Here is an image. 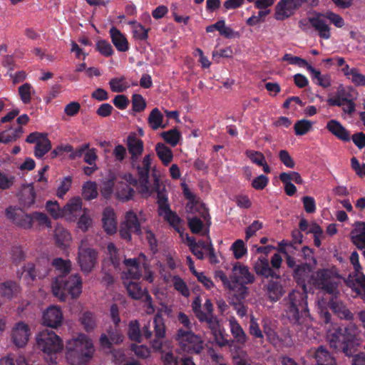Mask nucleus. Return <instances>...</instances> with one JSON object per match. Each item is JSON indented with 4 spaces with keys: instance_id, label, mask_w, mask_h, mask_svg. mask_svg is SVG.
<instances>
[{
    "instance_id": "1",
    "label": "nucleus",
    "mask_w": 365,
    "mask_h": 365,
    "mask_svg": "<svg viewBox=\"0 0 365 365\" xmlns=\"http://www.w3.org/2000/svg\"><path fill=\"white\" fill-rule=\"evenodd\" d=\"M361 339V330L353 323L349 324L344 329L334 325L327 333V341L330 346L348 356L351 354V347L354 344H359Z\"/></svg>"
},
{
    "instance_id": "2",
    "label": "nucleus",
    "mask_w": 365,
    "mask_h": 365,
    "mask_svg": "<svg viewBox=\"0 0 365 365\" xmlns=\"http://www.w3.org/2000/svg\"><path fill=\"white\" fill-rule=\"evenodd\" d=\"M94 351L92 340L83 334L73 337L66 344V359L71 365H83Z\"/></svg>"
},
{
    "instance_id": "3",
    "label": "nucleus",
    "mask_w": 365,
    "mask_h": 365,
    "mask_svg": "<svg viewBox=\"0 0 365 365\" xmlns=\"http://www.w3.org/2000/svg\"><path fill=\"white\" fill-rule=\"evenodd\" d=\"M152 156L150 154L143 157L141 162L136 159L135 165L131 166L138 171V180L137 190L144 197L150 196L159 188V179L156 175H153V182L149 181V173L151 167Z\"/></svg>"
},
{
    "instance_id": "4",
    "label": "nucleus",
    "mask_w": 365,
    "mask_h": 365,
    "mask_svg": "<svg viewBox=\"0 0 365 365\" xmlns=\"http://www.w3.org/2000/svg\"><path fill=\"white\" fill-rule=\"evenodd\" d=\"M52 292L61 301L66 298V292L73 298L78 297L82 292V281L81 277L76 274L66 279L64 276L59 275L52 282Z\"/></svg>"
},
{
    "instance_id": "5",
    "label": "nucleus",
    "mask_w": 365,
    "mask_h": 365,
    "mask_svg": "<svg viewBox=\"0 0 365 365\" xmlns=\"http://www.w3.org/2000/svg\"><path fill=\"white\" fill-rule=\"evenodd\" d=\"M174 339L179 349L188 354H200L205 348L204 339L192 330L179 328Z\"/></svg>"
},
{
    "instance_id": "6",
    "label": "nucleus",
    "mask_w": 365,
    "mask_h": 365,
    "mask_svg": "<svg viewBox=\"0 0 365 365\" xmlns=\"http://www.w3.org/2000/svg\"><path fill=\"white\" fill-rule=\"evenodd\" d=\"M307 291L294 290L288 296L286 311L289 318L300 323V318L309 316L307 309Z\"/></svg>"
},
{
    "instance_id": "7",
    "label": "nucleus",
    "mask_w": 365,
    "mask_h": 365,
    "mask_svg": "<svg viewBox=\"0 0 365 365\" xmlns=\"http://www.w3.org/2000/svg\"><path fill=\"white\" fill-rule=\"evenodd\" d=\"M36 343L39 349L50 356L51 362L55 359L53 356L61 352L63 347V342L59 336L54 331L49 330L40 332L36 336Z\"/></svg>"
},
{
    "instance_id": "8",
    "label": "nucleus",
    "mask_w": 365,
    "mask_h": 365,
    "mask_svg": "<svg viewBox=\"0 0 365 365\" xmlns=\"http://www.w3.org/2000/svg\"><path fill=\"white\" fill-rule=\"evenodd\" d=\"M148 269V260L145 255L140 253L137 258L125 259L122 279L123 280L139 279L143 276V270Z\"/></svg>"
},
{
    "instance_id": "9",
    "label": "nucleus",
    "mask_w": 365,
    "mask_h": 365,
    "mask_svg": "<svg viewBox=\"0 0 365 365\" xmlns=\"http://www.w3.org/2000/svg\"><path fill=\"white\" fill-rule=\"evenodd\" d=\"M311 281L315 287L331 296L339 294L338 284L334 281L332 272L329 269L318 270L312 276Z\"/></svg>"
},
{
    "instance_id": "10",
    "label": "nucleus",
    "mask_w": 365,
    "mask_h": 365,
    "mask_svg": "<svg viewBox=\"0 0 365 365\" xmlns=\"http://www.w3.org/2000/svg\"><path fill=\"white\" fill-rule=\"evenodd\" d=\"M98 257L97 251L87 243V240H82L78 246L77 257L81 271L90 273L97 264Z\"/></svg>"
},
{
    "instance_id": "11",
    "label": "nucleus",
    "mask_w": 365,
    "mask_h": 365,
    "mask_svg": "<svg viewBox=\"0 0 365 365\" xmlns=\"http://www.w3.org/2000/svg\"><path fill=\"white\" fill-rule=\"evenodd\" d=\"M145 220L142 212H140V218L133 210H129L125 213V220L120 227V235L123 239L128 241L131 240V234H141V222Z\"/></svg>"
},
{
    "instance_id": "12",
    "label": "nucleus",
    "mask_w": 365,
    "mask_h": 365,
    "mask_svg": "<svg viewBox=\"0 0 365 365\" xmlns=\"http://www.w3.org/2000/svg\"><path fill=\"white\" fill-rule=\"evenodd\" d=\"M26 141L29 143H35L34 155L37 158H42L51 148V143L44 133L34 132L29 134Z\"/></svg>"
},
{
    "instance_id": "13",
    "label": "nucleus",
    "mask_w": 365,
    "mask_h": 365,
    "mask_svg": "<svg viewBox=\"0 0 365 365\" xmlns=\"http://www.w3.org/2000/svg\"><path fill=\"white\" fill-rule=\"evenodd\" d=\"M138 184V182L130 173H126L118 180L116 185V197L121 200L131 199L134 194L131 185Z\"/></svg>"
},
{
    "instance_id": "14",
    "label": "nucleus",
    "mask_w": 365,
    "mask_h": 365,
    "mask_svg": "<svg viewBox=\"0 0 365 365\" xmlns=\"http://www.w3.org/2000/svg\"><path fill=\"white\" fill-rule=\"evenodd\" d=\"M6 215L7 218L17 226L24 229H31L33 226V215L26 213L22 209L16 207H9Z\"/></svg>"
},
{
    "instance_id": "15",
    "label": "nucleus",
    "mask_w": 365,
    "mask_h": 365,
    "mask_svg": "<svg viewBox=\"0 0 365 365\" xmlns=\"http://www.w3.org/2000/svg\"><path fill=\"white\" fill-rule=\"evenodd\" d=\"M30 336V327L24 322L16 323L11 329V340L18 347H24L29 341Z\"/></svg>"
},
{
    "instance_id": "16",
    "label": "nucleus",
    "mask_w": 365,
    "mask_h": 365,
    "mask_svg": "<svg viewBox=\"0 0 365 365\" xmlns=\"http://www.w3.org/2000/svg\"><path fill=\"white\" fill-rule=\"evenodd\" d=\"M302 6L298 0H280L275 6L274 17L282 21L293 15Z\"/></svg>"
},
{
    "instance_id": "17",
    "label": "nucleus",
    "mask_w": 365,
    "mask_h": 365,
    "mask_svg": "<svg viewBox=\"0 0 365 365\" xmlns=\"http://www.w3.org/2000/svg\"><path fill=\"white\" fill-rule=\"evenodd\" d=\"M153 329L155 338L150 341L152 348L155 351H160L163 347V339L165 336L166 328L164 319L160 313L153 319Z\"/></svg>"
},
{
    "instance_id": "18",
    "label": "nucleus",
    "mask_w": 365,
    "mask_h": 365,
    "mask_svg": "<svg viewBox=\"0 0 365 365\" xmlns=\"http://www.w3.org/2000/svg\"><path fill=\"white\" fill-rule=\"evenodd\" d=\"M158 214L162 216L176 231L181 233L182 220L174 212L163 198L160 200Z\"/></svg>"
},
{
    "instance_id": "19",
    "label": "nucleus",
    "mask_w": 365,
    "mask_h": 365,
    "mask_svg": "<svg viewBox=\"0 0 365 365\" xmlns=\"http://www.w3.org/2000/svg\"><path fill=\"white\" fill-rule=\"evenodd\" d=\"M48 272L49 269H45L43 272H41L38 269H36V265L32 263H28L17 272V276L29 284L34 282L37 277H45L48 274Z\"/></svg>"
},
{
    "instance_id": "20",
    "label": "nucleus",
    "mask_w": 365,
    "mask_h": 365,
    "mask_svg": "<svg viewBox=\"0 0 365 365\" xmlns=\"http://www.w3.org/2000/svg\"><path fill=\"white\" fill-rule=\"evenodd\" d=\"M126 145L128 153L130 155V164L135 165L136 159H139L143 152V142L137 137L135 133H133L128 136Z\"/></svg>"
},
{
    "instance_id": "21",
    "label": "nucleus",
    "mask_w": 365,
    "mask_h": 365,
    "mask_svg": "<svg viewBox=\"0 0 365 365\" xmlns=\"http://www.w3.org/2000/svg\"><path fill=\"white\" fill-rule=\"evenodd\" d=\"M230 278L232 282L247 284L255 281V276L249 271L248 267L240 262L233 266Z\"/></svg>"
},
{
    "instance_id": "22",
    "label": "nucleus",
    "mask_w": 365,
    "mask_h": 365,
    "mask_svg": "<svg viewBox=\"0 0 365 365\" xmlns=\"http://www.w3.org/2000/svg\"><path fill=\"white\" fill-rule=\"evenodd\" d=\"M326 19L323 14H317L309 18V21L320 38L329 39L331 37L330 27Z\"/></svg>"
},
{
    "instance_id": "23",
    "label": "nucleus",
    "mask_w": 365,
    "mask_h": 365,
    "mask_svg": "<svg viewBox=\"0 0 365 365\" xmlns=\"http://www.w3.org/2000/svg\"><path fill=\"white\" fill-rule=\"evenodd\" d=\"M309 355L315 359L316 365H337L335 358L323 346L311 349Z\"/></svg>"
},
{
    "instance_id": "24",
    "label": "nucleus",
    "mask_w": 365,
    "mask_h": 365,
    "mask_svg": "<svg viewBox=\"0 0 365 365\" xmlns=\"http://www.w3.org/2000/svg\"><path fill=\"white\" fill-rule=\"evenodd\" d=\"M62 320L63 314L60 308L56 306H51L43 312V323L44 325L56 328L61 325Z\"/></svg>"
},
{
    "instance_id": "25",
    "label": "nucleus",
    "mask_w": 365,
    "mask_h": 365,
    "mask_svg": "<svg viewBox=\"0 0 365 365\" xmlns=\"http://www.w3.org/2000/svg\"><path fill=\"white\" fill-rule=\"evenodd\" d=\"M102 225L108 235H113L117 231L116 215L113 208L106 207L102 213Z\"/></svg>"
},
{
    "instance_id": "26",
    "label": "nucleus",
    "mask_w": 365,
    "mask_h": 365,
    "mask_svg": "<svg viewBox=\"0 0 365 365\" xmlns=\"http://www.w3.org/2000/svg\"><path fill=\"white\" fill-rule=\"evenodd\" d=\"M82 202L80 198L70 200L63 207V217L68 221H74L81 214Z\"/></svg>"
},
{
    "instance_id": "27",
    "label": "nucleus",
    "mask_w": 365,
    "mask_h": 365,
    "mask_svg": "<svg viewBox=\"0 0 365 365\" xmlns=\"http://www.w3.org/2000/svg\"><path fill=\"white\" fill-rule=\"evenodd\" d=\"M330 309L341 319H352L353 314L346 307V304L338 299V295L331 296L329 302Z\"/></svg>"
},
{
    "instance_id": "28",
    "label": "nucleus",
    "mask_w": 365,
    "mask_h": 365,
    "mask_svg": "<svg viewBox=\"0 0 365 365\" xmlns=\"http://www.w3.org/2000/svg\"><path fill=\"white\" fill-rule=\"evenodd\" d=\"M245 283L230 282L227 287L230 295V302L244 301L249 295L248 288L245 285Z\"/></svg>"
},
{
    "instance_id": "29",
    "label": "nucleus",
    "mask_w": 365,
    "mask_h": 365,
    "mask_svg": "<svg viewBox=\"0 0 365 365\" xmlns=\"http://www.w3.org/2000/svg\"><path fill=\"white\" fill-rule=\"evenodd\" d=\"M229 327L235 341L244 346L248 340V336L234 317L229 319Z\"/></svg>"
},
{
    "instance_id": "30",
    "label": "nucleus",
    "mask_w": 365,
    "mask_h": 365,
    "mask_svg": "<svg viewBox=\"0 0 365 365\" xmlns=\"http://www.w3.org/2000/svg\"><path fill=\"white\" fill-rule=\"evenodd\" d=\"M20 290V286L14 281H6L0 284V297L1 298L11 299L16 297Z\"/></svg>"
},
{
    "instance_id": "31",
    "label": "nucleus",
    "mask_w": 365,
    "mask_h": 365,
    "mask_svg": "<svg viewBox=\"0 0 365 365\" xmlns=\"http://www.w3.org/2000/svg\"><path fill=\"white\" fill-rule=\"evenodd\" d=\"M327 128L341 140L349 141L350 140V133L336 120H329L327 124Z\"/></svg>"
},
{
    "instance_id": "32",
    "label": "nucleus",
    "mask_w": 365,
    "mask_h": 365,
    "mask_svg": "<svg viewBox=\"0 0 365 365\" xmlns=\"http://www.w3.org/2000/svg\"><path fill=\"white\" fill-rule=\"evenodd\" d=\"M310 272L311 267L307 263L297 265L294 269V278L298 284L302 285V289L304 291L307 289L305 282L309 279Z\"/></svg>"
},
{
    "instance_id": "33",
    "label": "nucleus",
    "mask_w": 365,
    "mask_h": 365,
    "mask_svg": "<svg viewBox=\"0 0 365 365\" xmlns=\"http://www.w3.org/2000/svg\"><path fill=\"white\" fill-rule=\"evenodd\" d=\"M112 42L119 51H126L128 49V43L126 38L115 27L110 29Z\"/></svg>"
},
{
    "instance_id": "34",
    "label": "nucleus",
    "mask_w": 365,
    "mask_h": 365,
    "mask_svg": "<svg viewBox=\"0 0 365 365\" xmlns=\"http://www.w3.org/2000/svg\"><path fill=\"white\" fill-rule=\"evenodd\" d=\"M255 269L257 274L262 275L265 277H279L269 267L268 259L264 257H260L255 262Z\"/></svg>"
},
{
    "instance_id": "35",
    "label": "nucleus",
    "mask_w": 365,
    "mask_h": 365,
    "mask_svg": "<svg viewBox=\"0 0 365 365\" xmlns=\"http://www.w3.org/2000/svg\"><path fill=\"white\" fill-rule=\"evenodd\" d=\"M156 154L163 165H168L173 159V154L170 148L164 143H158L155 148Z\"/></svg>"
},
{
    "instance_id": "36",
    "label": "nucleus",
    "mask_w": 365,
    "mask_h": 365,
    "mask_svg": "<svg viewBox=\"0 0 365 365\" xmlns=\"http://www.w3.org/2000/svg\"><path fill=\"white\" fill-rule=\"evenodd\" d=\"M308 71L312 74V80L319 86L323 88H328L331 86V78L328 74L322 75L321 72L312 66H308Z\"/></svg>"
},
{
    "instance_id": "37",
    "label": "nucleus",
    "mask_w": 365,
    "mask_h": 365,
    "mask_svg": "<svg viewBox=\"0 0 365 365\" xmlns=\"http://www.w3.org/2000/svg\"><path fill=\"white\" fill-rule=\"evenodd\" d=\"M36 193L31 185L24 186L21 192L20 200L25 207H31L35 201Z\"/></svg>"
},
{
    "instance_id": "38",
    "label": "nucleus",
    "mask_w": 365,
    "mask_h": 365,
    "mask_svg": "<svg viewBox=\"0 0 365 365\" xmlns=\"http://www.w3.org/2000/svg\"><path fill=\"white\" fill-rule=\"evenodd\" d=\"M148 124L153 130H158L160 128H164L166 125L163 123V115L158 108H153L148 116Z\"/></svg>"
},
{
    "instance_id": "39",
    "label": "nucleus",
    "mask_w": 365,
    "mask_h": 365,
    "mask_svg": "<svg viewBox=\"0 0 365 365\" xmlns=\"http://www.w3.org/2000/svg\"><path fill=\"white\" fill-rule=\"evenodd\" d=\"M23 128L19 126L14 129L9 128L0 133V143H7L12 142L21 137Z\"/></svg>"
},
{
    "instance_id": "40",
    "label": "nucleus",
    "mask_w": 365,
    "mask_h": 365,
    "mask_svg": "<svg viewBox=\"0 0 365 365\" xmlns=\"http://www.w3.org/2000/svg\"><path fill=\"white\" fill-rule=\"evenodd\" d=\"M54 238L60 247H66L71 241V235L62 226L57 225L54 230Z\"/></svg>"
},
{
    "instance_id": "41",
    "label": "nucleus",
    "mask_w": 365,
    "mask_h": 365,
    "mask_svg": "<svg viewBox=\"0 0 365 365\" xmlns=\"http://www.w3.org/2000/svg\"><path fill=\"white\" fill-rule=\"evenodd\" d=\"M127 334L131 341H142V334L140 323L138 320H131L128 324Z\"/></svg>"
},
{
    "instance_id": "42",
    "label": "nucleus",
    "mask_w": 365,
    "mask_h": 365,
    "mask_svg": "<svg viewBox=\"0 0 365 365\" xmlns=\"http://www.w3.org/2000/svg\"><path fill=\"white\" fill-rule=\"evenodd\" d=\"M267 295L272 302H276L282 296L284 291L281 284L271 282L267 284Z\"/></svg>"
},
{
    "instance_id": "43",
    "label": "nucleus",
    "mask_w": 365,
    "mask_h": 365,
    "mask_svg": "<svg viewBox=\"0 0 365 365\" xmlns=\"http://www.w3.org/2000/svg\"><path fill=\"white\" fill-rule=\"evenodd\" d=\"M82 196L85 200H90L97 197V184L95 182L88 181L82 187Z\"/></svg>"
},
{
    "instance_id": "44",
    "label": "nucleus",
    "mask_w": 365,
    "mask_h": 365,
    "mask_svg": "<svg viewBox=\"0 0 365 365\" xmlns=\"http://www.w3.org/2000/svg\"><path fill=\"white\" fill-rule=\"evenodd\" d=\"M80 322L86 331H93L96 327V317L89 312H85L81 314Z\"/></svg>"
},
{
    "instance_id": "45",
    "label": "nucleus",
    "mask_w": 365,
    "mask_h": 365,
    "mask_svg": "<svg viewBox=\"0 0 365 365\" xmlns=\"http://www.w3.org/2000/svg\"><path fill=\"white\" fill-rule=\"evenodd\" d=\"M160 135L167 143L173 147L177 145L181 138L180 133L175 128L163 132Z\"/></svg>"
},
{
    "instance_id": "46",
    "label": "nucleus",
    "mask_w": 365,
    "mask_h": 365,
    "mask_svg": "<svg viewBox=\"0 0 365 365\" xmlns=\"http://www.w3.org/2000/svg\"><path fill=\"white\" fill-rule=\"evenodd\" d=\"M123 284L126 287L128 294L132 298L138 299L143 296V292L138 283L123 280Z\"/></svg>"
},
{
    "instance_id": "47",
    "label": "nucleus",
    "mask_w": 365,
    "mask_h": 365,
    "mask_svg": "<svg viewBox=\"0 0 365 365\" xmlns=\"http://www.w3.org/2000/svg\"><path fill=\"white\" fill-rule=\"evenodd\" d=\"M109 86L112 91L115 93H121L129 88L128 83L126 82L125 77L113 78L109 81Z\"/></svg>"
},
{
    "instance_id": "48",
    "label": "nucleus",
    "mask_w": 365,
    "mask_h": 365,
    "mask_svg": "<svg viewBox=\"0 0 365 365\" xmlns=\"http://www.w3.org/2000/svg\"><path fill=\"white\" fill-rule=\"evenodd\" d=\"M46 210L53 219L63 217V208H61L57 201H47Z\"/></svg>"
},
{
    "instance_id": "49",
    "label": "nucleus",
    "mask_w": 365,
    "mask_h": 365,
    "mask_svg": "<svg viewBox=\"0 0 365 365\" xmlns=\"http://www.w3.org/2000/svg\"><path fill=\"white\" fill-rule=\"evenodd\" d=\"M108 254L109 255L110 262L115 269L120 270V257L118 255V250L113 243H109L107 246Z\"/></svg>"
},
{
    "instance_id": "50",
    "label": "nucleus",
    "mask_w": 365,
    "mask_h": 365,
    "mask_svg": "<svg viewBox=\"0 0 365 365\" xmlns=\"http://www.w3.org/2000/svg\"><path fill=\"white\" fill-rule=\"evenodd\" d=\"M202 322H206L209 329L211 330L212 334L218 333V330L220 329V326L217 318L212 315L203 314L198 319Z\"/></svg>"
},
{
    "instance_id": "51",
    "label": "nucleus",
    "mask_w": 365,
    "mask_h": 365,
    "mask_svg": "<svg viewBox=\"0 0 365 365\" xmlns=\"http://www.w3.org/2000/svg\"><path fill=\"white\" fill-rule=\"evenodd\" d=\"M217 30L220 32L221 36L227 38H237L240 36L238 32L235 31L232 28L226 26L225 21H218Z\"/></svg>"
},
{
    "instance_id": "52",
    "label": "nucleus",
    "mask_w": 365,
    "mask_h": 365,
    "mask_svg": "<svg viewBox=\"0 0 365 365\" xmlns=\"http://www.w3.org/2000/svg\"><path fill=\"white\" fill-rule=\"evenodd\" d=\"M313 123L312 121L308 120H299L294 126L295 133L297 135H303L311 130Z\"/></svg>"
},
{
    "instance_id": "53",
    "label": "nucleus",
    "mask_w": 365,
    "mask_h": 365,
    "mask_svg": "<svg viewBox=\"0 0 365 365\" xmlns=\"http://www.w3.org/2000/svg\"><path fill=\"white\" fill-rule=\"evenodd\" d=\"M34 90L29 83H24L19 88V94L24 103H29L31 101V96Z\"/></svg>"
},
{
    "instance_id": "54",
    "label": "nucleus",
    "mask_w": 365,
    "mask_h": 365,
    "mask_svg": "<svg viewBox=\"0 0 365 365\" xmlns=\"http://www.w3.org/2000/svg\"><path fill=\"white\" fill-rule=\"evenodd\" d=\"M279 179L282 182H295L297 184H302L304 182L299 173L297 172L282 173L279 175Z\"/></svg>"
},
{
    "instance_id": "55",
    "label": "nucleus",
    "mask_w": 365,
    "mask_h": 365,
    "mask_svg": "<svg viewBox=\"0 0 365 365\" xmlns=\"http://www.w3.org/2000/svg\"><path fill=\"white\" fill-rule=\"evenodd\" d=\"M52 265L59 271L60 274H66L71 270V262L63 260L61 258H56L53 260Z\"/></svg>"
},
{
    "instance_id": "56",
    "label": "nucleus",
    "mask_w": 365,
    "mask_h": 365,
    "mask_svg": "<svg viewBox=\"0 0 365 365\" xmlns=\"http://www.w3.org/2000/svg\"><path fill=\"white\" fill-rule=\"evenodd\" d=\"M72 179L71 177H65L61 181L56 190V195L62 198L71 187Z\"/></svg>"
},
{
    "instance_id": "57",
    "label": "nucleus",
    "mask_w": 365,
    "mask_h": 365,
    "mask_svg": "<svg viewBox=\"0 0 365 365\" xmlns=\"http://www.w3.org/2000/svg\"><path fill=\"white\" fill-rule=\"evenodd\" d=\"M231 249L236 259L242 258L246 253L247 249L242 240H236L232 245Z\"/></svg>"
},
{
    "instance_id": "58",
    "label": "nucleus",
    "mask_w": 365,
    "mask_h": 365,
    "mask_svg": "<svg viewBox=\"0 0 365 365\" xmlns=\"http://www.w3.org/2000/svg\"><path fill=\"white\" fill-rule=\"evenodd\" d=\"M173 284L174 288L180 294H182V295L185 297L189 296L190 290L185 282L180 277L174 276L173 278Z\"/></svg>"
},
{
    "instance_id": "59",
    "label": "nucleus",
    "mask_w": 365,
    "mask_h": 365,
    "mask_svg": "<svg viewBox=\"0 0 365 365\" xmlns=\"http://www.w3.org/2000/svg\"><path fill=\"white\" fill-rule=\"evenodd\" d=\"M93 223L92 218L88 214V211L84 210L83 215H81L78 222V227L83 232L87 231L91 227Z\"/></svg>"
},
{
    "instance_id": "60",
    "label": "nucleus",
    "mask_w": 365,
    "mask_h": 365,
    "mask_svg": "<svg viewBox=\"0 0 365 365\" xmlns=\"http://www.w3.org/2000/svg\"><path fill=\"white\" fill-rule=\"evenodd\" d=\"M185 210L186 212L190 214L199 212L204 215V212H205L203 205L196 200L189 201L186 205Z\"/></svg>"
},
{
    "instance_id": "61",
    "label": "nucleus",
    "mask_w": 365,
    "mask_h": 365,
    "mask_svg": "<svg viewBox=\"0 0 365 365\" xmlns=\"http://www.w3.org/2000/svg\"><path fill=\"white\" fill-rule=\"evenodd\" d=\"M114 185L115 182L113 179L105 180L102 182L101 192L106 198H108L111 196Z\"/></svg>"
},
{
    "instance_id": "62",
    "label": "nucleus",
    "mask_w": 365,
    "mask_h": 365,
    "mask_svg": "<svg viewBox=\"0 0 365 365\" xmlns=\"http://www.w3.org/2000/svg\"><path fill=\"white\" fill-rule=\"evenodd\" d=\"M32 215L33 222L36 220L40 226L51 227V222L45 213L34 212L32 213Z\"/></svg>"
},
{
    "instance_id": "63",
    "label": "nucleus",
    "mask_w": 365,
    "mask_h": 365,
    "mask_svg": "<svg viewBox=\"0 0 365 365\" xmlns=\"http://www.w3.org/2000/svg\"><path fill=\"white\" fill-rule=\"evenodd\" d=\"M132 104H133V109L135 112L143 111L146 106V103H145L144 98L140 94L133 95Z\"/></svg>"
},
{
    "instance_id": "64",
    "label": "nucleus",
    "mask_w": 365,
    "mask_h": 365,
    "mask_svg": "<svg viewBox=\"0 0 365 365\" xmlns=\"http://www.w3.org/2000/svg\"><path fill=\"white\" fill-rule=\"evenodd\" d=\"M235 365H252V360L246 351H240L233 357Z\"/></svg>"
}]
</instances>
